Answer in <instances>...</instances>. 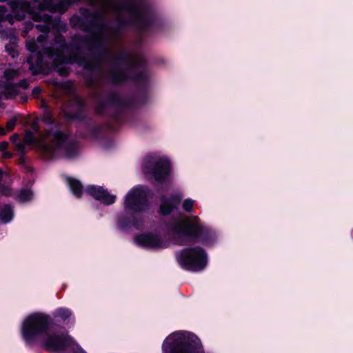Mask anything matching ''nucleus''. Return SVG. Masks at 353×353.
<instances>
[{
    "label": "nucleus",
    "mask_w": 353,
    "mask_h": 353,
    "mask_svg": "<svg viewBox=\"0 0 353 353\" xmlns=\"http://www.w3.org/2000/svg\"><path fill=\"white\" fill-rule=\"evenodd\" d=\"M54 325V319L43 312H34L23 321L21 327V338L26 345L33 346L40 341L46 350L59 352L74 345L73 339L67 334H50Z\"/></svg>",
    "instance_id": "obj_1"
},
{
    "label": "nucleus",
    "mask_w": 353,
    "mask_h": 353,
    "mask_svg": "<svg viewBox=\"0 0 353 353\" xmlns=\"http://www.w3.org/2000/svg\"><path fill=\"white\" fill-rule=\"evenodd\" d=\"M43 111L38 119L48 127L43 131L44 138L50 139L51 146L43 143V152L52 155L54 152L59 154L62 157L72 159L79 154V142L70 139V134L61 130V122L56 120L50 107L43 103Z\"/></svg>",
    "instance_id": "obj_2"
},
{
    "label": "nucleus",
    "mask_w": 353,
    "mask_h": 353,
    "mask_svg": "<svg viewBox=\"0 0 353 353\" xmlns=\"http://www.w3.org/2000/svg\"><path fill=\"white\" fill-rule=\"evenodd\" d=\"M45 52L49 58L53 59L52 66L60 76L68 77L70 72V68L64 65L77 64L88 72L84 77L86 87L89 88H98L99 81L94 72L101 69L99 66V54L84 55L79 53H69L65 55L60 50L52 48H46Z\"/></svg>",
    "instance_id": "obj_3"
},
{
    "label": "nucleus",
    "mask_w": 353,
    "mask_h": 353,
    "mask_svg": "<svg viewBox=\"0 0 353 353\" xmlns=\"http://www.w3.org/2000/svg\"><path fill=\"white\" fill-rule=\"evenodd\" d=\"M119 10H126L130 14V19L117 17V23L113 26V31L119 34L123 30L132 27L141 33H149L152 30L163 29L162 21L149 9L148 7H134L126 3H121L117 6Z\"/></svg>",
    "instance_id": "obj_4"
},
{
    "label": "nucleus",
    "mask_w": 353,
    "mask_h": 353,
    "mask_svg": "<svg viewBox=\"0 0 353 353\" xmlns=\"http://www.w3.org/2000/svg\"><path fill=\"white\" fill-rule=\"evenodd\" d=\"M148 207L147 189L141 186L131 188L124 197L123 209L127 215L120 216L117 220L120 229L141 228L143 225L142 214Z\"/></svg>",
    "instance_id": "obj_5"
},
{
    "label": "nucleus",
    "mask_w": 353,
    "mask_h": 353,
    "mask_svg": "<svg viewBox=\"0 0 353 353\" xmlns=\"http://www.w3.org/2000/svg\"><path fill=\"white\" fill-rule=\"evenodd\" d=\"M91 97L96 102L94 112L98 116L107 115L106 109L109 106L116 108V110L110 115L107 122L108 128L112 131L115 130L114 125L120 126L123 123V110L132 107L135 102L134 97H123L116 92H111L105 98L102 99L101 92L94 91Z\"/></svg>",
    "instance_id": "obj_6"
},
{
    "label": "nucleus",
    "mask_w": 353,
    "mask_h": 353,
    "mask_svg": "<svg viewBox=\"0 0 353 353\" xmlns=\"http://www.w3.org/2000/svg\"><path fill=\"white\" fill-rule=\"evenodd\" d=\"M170 231L174 235L187 237L192 243H199L207 248L213 247L217 242L216 231L201 224L197 218L187 217L180 223H172Z\"/></svg>",
    "instance_id": "obj_7"
},
{
    "label": "nucleus",
    "mask_w": 353,
    "mask_h": 353,
    "mask_svg": "<svg viewBox=\"0 0 353 353\" xmlns=\"http://www.w3.org/2000/svg\"><path fill=\"white\" fill-rule=\"evenodd\" d=\"M162 349L166 353H205L201 341L197 336L192 334L184 337L177 332L166 338Z\"/></svg>",
    "instance_id": "obj_8"
},
{
    "label": "nucleus",
    "mask_w": 353,
    "mask_h": 353,
    "mask_svg": "<svg viewBox=\"0 0 353 353\" xmlns=\"http://www.w3.org/2000/svg\"><path fill=\"white\" fill-rule=\"evenodd\" d=\"M142 170L149 179H154L157 183L154 185V188L159 192L161 191V185L165 183L171 174V162L163 158L155 160L153 157L148 155L143 162Z\"/></svg>",
    "instance_id": "obj_9"
},
{
    "label": "nucleus",
    "mask_w": 353,
    "mask_h": 353,
    "mask_svg": "<svg viewBox=\"0 0 353 353\" xmlns=\"http://www.w3.org/2000/svg\"><path fill=\"white\" fill-rule=\"evenodd\" d=\"M177 261L185 270L199 272L205 269L208 264V254L199 245L183 248L177 255Z\"/></svg>",
    "instance_id": "obj_10"
},
{
    "label": "nucleus",
    "mask_w": 353,
    "mask_h": 353,
    "mask_svg": "<svg viewBox=\"0 0 353 353\" xmlns=\"http://www.w3.org/2000/svg\"><path fill=\"white\" fill-rule=\"evenodd\" d=\"M53 41L58 46L48 47L47 48L58 50L64 54L65 51H68L69 53L83 54V52L85 50V45L91 43H95L97 47H101L100 42L95 41L92 37H88L78 33L72 35L70 41L67 42L65 36L58 32L55 34Z\"/></svg>",
    "instance_id": "obj_11"
},
{
    "label": "nucleus",
    "mask_w": 353,
    "mask_h": 353,
    "mask_svg": "<svg viewBox=\"0 0 353 353\" xmlns=\"http://www.w3.org/2000/svg\"><path fill=\"white\" fill-rule=\"evenodd\" d=\"M105 31L98 23L94 31L90 34H88V37H92L95 41H98L101 43V47H97L95 43H91L88 45H85V50L88 51V54H99L100 59L99 62V66L101 68L103 62L105 58L109 54V50L106 45L104 38L103 37L105 34Z\"/></svg>",
    "instance_id": "obj_12"
},
{
    "label": "nucleus",
    "mask_w": 353,
    "mask_h": 353,
    "mask_svg": "<svg viewBox=\"0 0 353 353\" xmlns=\"http://www.w3.org/2000/svg\"><path fill=\"white\" fill-rule=\"evenodd\" d=\"M121 65L111 63L110 68L107 72V80L113 85H122L130 81V74L126 69L121 68Z\"/></svg>",
    "instance_id": "obj_13"
},
{
    "label": "nucleus",
    "mask_w": 353,
    "mask_h": 353,
    "mask_svg": "<svg viewBox=\"0 0 353 353\" xmlns=\"http://www.w3.org/2000/svg\"><path fill=\"white\" fill-rule=\"evenodd\" d=\"M182 200V195L180 194H172L167 197L165 194L160 196V205L159 214L162 216H168L172 212L177 210Z\"/></svg>",
    "instance_id": "obj_14"
},
{
    "label": "nucleus",
    "mask_w": 353,
    "mask_h": 353,
    "mask_svg": "<svg viewBox=\"0 0 353 353\" xmlns=\"http://www.w3.org/2000/svg\"><path fill=\"white\" fill-rule=\"evenodd\" d=\"M134 241L139 246L150 249H157L164 247V242L161 237L152 232L136 235Z\"/></svg>",
    "instance_id": "obj_15"
},
{
    "label": "nucleus",
    "mask_w": 353,
    "mask_h": 353,
    "mask_svg": "<svg viewBox=\"0 0 353 353\" xmlns=\"http://www.w3.org/2000/svg\"><path fill=\"white\" fill-rule=\"evenodd\" d=\"M85 192L97 201H100L105 205L113 204L116 201V195L110 194L108 190L102 186L89 185L86 187Z\"/></svg>",
    "instance_id": "obj_16"
},
{
    "label": "nucleus",
    "mask_w": 353,
    "mask_h": 353,
    "mask_svg": "<svg viewBox=\"0 0 353 353\" xmlns=\"http://www.w3.org/2000/svg\"><path fill=\"white\" fill-rule=\"evenodd\" d=\"M79 13L85 19V26L83 32H88L90 34L94 31L99 21L104 19L103 13L99 11H92L88 8H80Z\"/></svg>",
    "instance_id": "obj_17"
},
{
    "label": "nucleus",
    "mask_w": 353,
    "mask_h": 353,
    "mask_svg": "<svg viewBox=\"0 0 353 353\" xmlns=\"http://www.w3.org/2000/svg\"><path fill=\"white\" fill-rule=\"evenodd\" d=\"M81 0H59L57 3L51 1H46L44 8H47L52 13L59 12L61 14H64L68 9Z\"/></svg>",
    "instance_id": "obj_18"
},
{
    "label": "nucleus",
    "mask_w": 353,
    "mask_h": 353,
    "mask_svg": "<svg viewBox=\"0 0 353 353\" xmlns=\"http://www.w3.org/2000/svg\"><path fill=\"white\" fill-rule=\"evenodd\" d=\"M112 63L114 65H125L128 64V70H135L138 65L143 67V63L141 61L133 59L128 52H123L121 54L113 57Z\"/></svg>",
    "instance_id": "obj_19"
},
{
    "label": "nucleus",
    "mask_w": 353,
    "mask_h": 353,
    "mask_svg": "<svg viewBox=\"0 0 353 353\" xmlns=\"http://www.w3.org/2000/svg\"><path fill=\"white\" fill-rule=\"evenodd\" d=\"M89 132V137L93 140H98L102 137L103 126L101 124H96L92 119L85 122Z\"/></svg>",
    "instance_id": "obj_20"
},
{
    "label": "nucleus",
    "mask_w": 353,
    "mask_h": 353,
    "mask_svg": "<svg viewBox=\"0 0 353 353\" xmlns=\"http://www.w3.org/2000/svg\"><path fill=\"white\" fill-rule=\"evenodd\" d=\"M130 81H133L139 86L148 87V76L145 70H142L134 74H130Z\"/></svg>",
    "instance_id": "obj_21"
},
{
    "label": "nucleus",
    "mask_w": 353,
    "mask_h": 353,
    "mask_svg": "<svg viewBox=\"0 0 353 353\" xmlns=\"http://www.w3.org/2000/svg\"><path fill=\"white\" fill-rule=\"evenodd\" d=\"M14 218L13 208L10 204H5L0 208V223L7 224Z\"/></svg>",
    "instance_id": "obj_22"
},
{
    "label": "nucleus",
    "mask_w": 353,
    "mask_h": 353,
    "mask_svg": "<svg viewBox=\"0 0 353 353\" xmlns=\"http://www.w3.org/2000/svg\"><path fill=\"white\" fill-rule=\"evenodd\" d=\"M68 183L72 193L78 199L82 197L83 187L80 181L72 178H68Z\"/></svg>",
    "instance_id": "obj_23"
},
{
    "label": "nucleus",
    "mask_w": 353,
    "mask_h": 353,
    "mask_svg": "<svg viewBox=\"0 0 353 353\" xmlns=\"http://www.w3.org/2000/svg\"><path fill=\"white\" fill-rule=\"evenodd\" d=\"M5 99H12L16 97L19 94V91L17 89L14 83H5L4 90L3 91Z\"/></svg>",
    "instance_id": "obj_24"
},
{
    "label": "nucleus",
    "mask_w": 353,
    "mask_h": 353,
    "mask_svg": "<svg viewBox=\"0 0 353 353\" xmlns=\"http://www.w3.org/2000/svg\"><path fill=\"white\" fill-rule=\"evenodd\" d=\"M69 23L72 29H79L83 32L85 19L81 15L73 14L69 19Z\"/></svg>",
    "instance_id": "obj_25"
},
{
    "label": "nucleus",
    "mask_w": 353,
    "mask_h": 353,
    "mask_svg": "<svg viewBox=\"0 0 353 353\" xmlns=\"http://www.w3.org/2000/svg\"><path fill=\"white\" fill-rule=\"evenodd\" d=\"M54 318L61 319L63 321H65L72 314V311L66 307H58L52 313Z\"/></svg>",
    "instance_id": "obj_26"
},
{
    "label": "nucleus",
    "mask_w": 353,
    "mask_h": 353,
    "mask_svg": "<svg viewBox=\"0 0 353 353\" xmlns=\"http://www.w3.org/2000/svg\"><path fill=\"white\" fill-rule=\"evenodd\" d=\"M137 92V101L141 104L146 103L148 100V87L139 86Z\"/></svg>",
    "instance_id": "obj_27"
},
{
    "label": "nucleus",
    "mask_w": 353,
    "mask_h": 353,
    "mask_svg": "<svg viewBox=\"0 0 353 353\" xmlns=\"http://www.w3.org/2000/svg\"><path fill=\"white\" fill-rule=\"evenodd\" d=\"M20 201L28 202L32 199L33 192L30 189H22L19 194Z\"/></svg>",
    "instance_id": "obj_28"
},
{
    "label": "nucleus",
    "mask_w": 353,
    "mask_h": 353,
    "mask_svg": "<svg viewBox=\"0 0 353 353\" xmlns=\"http://www.w3.org/2000/svg\"><path fill=\"white\" fill-rule=\"evenodd\" d=\"M23 141L24 143L28 145H35L37 143V140L34 136L33 132L30 130H27L25 132Z\"/></svg>",
    "instance_id": "obj_29"
},
{
    "label": "nucleus",
    "mask_w": 353,
    "mask_h": 353,
    "mask_svg": "<svg viewBox=\"0 0 353 353\" xmlns=\"http://www.w3.org/2000/svg\"><path fill=\"white\" fill-rule=\"evenodd\" d=\"M18 71L14 69H6L3 72V77L7 81H12L18 75Z\"/></svg>",
    "instance_id": "obj_30"
},
{
    "label": "nucleus",
    "mask_w": 353,
    "mask_h": 353,
    "mask_svg": "<svg viewBox=\"0 0 353 353\" xmlns=\"http://www.w3.org/2000/svg\"><path fill=\"white\" fill-rule=\"evenodd\" d=\"M194 201L190 198L183 201L182 204L183 209L187 212H192L193 210Z\"/></svg>",
    "instance_id": "obj_31"
},
{
    "label": "nucleus",
    "mask_w": 353,
    "mask_h": 353,
    "mask_svg": "<svg viewBox=\"0 0 353 353\" xmlns=\"http://www.w3.org/2000/svg\"><path fill=\"white\" fill-rule=\"evenodd\" d=\"M40 120L38 119V117H35L31 124H30V128H31V131L33 132V133H37V134H42L41 131V128H40V125L39 123V121Z\"/></svg>",
    "instance_id": "obj_32"
},
{
    "label": "nucleus",
    "mask_w": 353,
    "mask_h": 353,
    "mask_svg": "<svg viewBox=\"0 0 353 353\" xmlns=\"http://www.w3.org/2000/svg\"><path fill=\"white\" fill-rule=\"evenodd\" d=\"M26 49L31 52H39L38 50L37 43L34 40H30L26 42Z\"/></svg>",
    "instance_id": "obj_33"
},
{
    "label": "nucleus",
    "mask_w": 353,
    "mask_h": 353,
    "mask_svg": "<svg viewBox=\"0 0 353 353\" xmlns=\"http://www.w3.org/2000/svg\"><path fill=\"white\" fill-rule=\"evenodd\" d=\"M17 118L13 117L10 118L6 123V130L8 132H12L17 125Z\"/></svg>",
    "instance_id": "obj_34"
},
{
    "label": "nucleus",
    "mask_w": 353,
    "mask_h": 353,
    "mask_svg": "<svg viewBox=\"0 0 353 353\" xmlns=\"http://www.w3.org/2000/svg\"><path fill=\"white\" fill-rule=\"evenodd\" d=\"M74 119H77L80 121H84L85 120V116L84 114V110L77 109V110L74 113Z\"/></svg>",
    "instance_id": "obj_35"
},
{
    "label": "nucleus",
    "mask_w": 353,
    "mask_h": 353,
    "mask_svg": "<svg viewBox=\"0 0 353 353\" xmlns=\"http://www.w3.org/2000/svg\"><path fill=\"white\" fill-rule=\"evenodd\" d=\"M17 88H21L24 90L27 89L29 86L28 81L26 79H21L19 82L14 83Z\"/></svg>",
    "instance_id": "obj_36"
},
{
    "label": "nucleus",
    "mask_w": 353,
    "mask_h": 353,
    "mask_svg": "<svg viewBox=\"0 0 353 353\" xmlns=\"http://www.w3.org/2000/svg\"><path fill=\"white\" fill-rule=\"evenodd\" d=\"M6 50L12 58L17 57L19 55V52L12 47L6 46Z\"/></svg>",
    "instance_id": "obj_37"
},
{
    "label": "nucleus",
    "mask_w": 353,
    "mask_h": 353,
    "mask_svg": "<svg viewBox=\"0 0 353 353\" xmlns=\"http://www.w3.org/2000/svg\"><path fill=\"white\" fill-rule=\"evenodd\" d=\"M77 105L78 106V109L84 110L85 108V103L82 99H77Z\"/></svg>",
    "instance_id": "obj_38"
},
{
    "label": "nucleus",
    "mask_w": 353,
    "mask_h": 353,
    "mask_svg": "<svg viewBox=\"0 0 353 353\" xmlns=\"http://www.w3.org/2000/svg\"><path fill=\"white\" fill-rule=\"evenodd\" d=\"M41 88L39 86L34 87L32 90V94L34 97H38L39 95L41 94Z\"/></svg>",
    "instance_id": "obj_39"
},
{
    "label": "nucleus",
    "mask_w": 353,
    "mask_h": 353,
    "mask_svg": "<svg viewBox=\"0 0 353 353\" xmlns=\"http://www.w3.org/2000/svg\"><path fill=\"white\" fill-rule=\"evenodd\" d=\"M25 154H21L19 157V159H18V163L20 165H25L26 163V158L25 157Z\"/></svg>",
    "instance_id": "obj_40"
},
{
    "label": "nucleus",
    "mask_w": 353,
    "mask_h": 353,
    "mask_svg": "<svg viewBox=\"0 0 353 353\" xmlns=\"http://www.w3.org/2000/svg\"><path fill=\"white\" fill-rule=\"evenodd\" d=\"M8 148V143L7 141L0 142V151L5 152Z\"/></svg>",
    "instance_id": "obj_41"
},
{
    "label": "nucleus",
    "mask_w": 353,
    "mask_h": 353,
    "mask_svg": "<svg viewBox=\"0 0 353 353\" xmlns=\"http://www.w3.org/2000/svg\"><path fill=\"white\" fill-rule=\"evenodd\" d=\"M99 24L103 29V30L106 32L108 30V23H106L105 18L103 21H99Z\"/></svg>",
    "instance_id": "obj_42"
},
{
    "label": "nucleus",
    "mask_w": 353,
    "mask_h": 353,
    "mask_svg": "<svg viewBox=\"0 0 353 353\" xmlns=\"http://www.w3.org/2000/svg\"><path fill=\"white\" fill-rule=\"evenodd\" d=\"M17 149L21 154H26L25 146L23 144L19 143L17 145Z\"/></svg>",
    "instance_id": "obj_43"
},
{
    "label": "nucleus",
    "mask_w": 353,
    "mask_h": 353,
    "mask_svg": "<svg viewBox=\"0 0 353 353\" xmlns=\"http://www.w3.org/2000/svg\"><path fill=\"white\" fill-rule=\"evenodd\" d=\"M137 1L138 0H125V1L124 3H128L129 5H131L132 6L139 7V6L137 5Z\"/></svg>",
    "instance_id": "obj_44"
},
{
    "label": "nucleus",
    "mask_w": 353,
    "mask_h": 353,
    "mask_svg": "<svg viewBox=\"0 0 353 353\" xmlns=\"http://www.w3.org/2000/svg\"><path fill=\"white\" fill-rule=\"evenodd\" d=\"M7 130H6L4 128L0 126V136H3L5 134H6L7 133Z\"/></svg>",
    "instance_id": "obj_45"
},
{
    "label": "nucleus",
    "mask_w": 353,
    "mask_h": 353,
    "mask_svg": "<svg viewBox=\"0 0 353 353\" xmlns=\"http://www.w3.org/2000/svg\"><path fill=\"white\" fill-rule=\"evenodd\" d=\"M67 118L70 119V120H75L74 119V113H69V114H67L66 115Z\"/></svg>",
    "instance_id": "obj_46"
},
{
    "label": "nucleus",
    "mask_w": 353,
    "mask_h": 353,
    "mask_svg": "<svg viewBox=\"0 0 353 353\" xmlns=\"http://www.w3.org/2000/svg\"><path fill=\"white\" fill-rule=\"evenodd\" d=\"M3 155L6 158H11L12 157V154L10 152H5Z\"/></svg>",
    "instance_id": "obj_47"
},
{
    "label": "nucleus",
    "mask_w": 353,
    "mask_h": 353,
    "mask_svg": "<svg viewBox=\"0 0 353 353\" xmlns=\"http://www.w3.org/2000/svg\"><path fill=\"white\" fill-rule=\"evenodd\" d=\"M3 170L0 168V185L1 184V182L3 181Z\"/></svg>",
    "instance_id": "obj_48"
},
{
    "label": "nucleus",
    "mask_w": 353,
    "mask_h": 353,
    "mask_svg": "<svg viewBox=\"0 0 353 353\" xmlns=\"http://www.w3.org/2000/svg\"><path fill=\"white\" fill-rule=\"evenodd\" d=\"M18 138V135L17 134H14L11 136L10 139L12 141H14L15 139Z\"/></svg>",
    "instance_id": "obj_49"
},
{
    "label": "nucleus",
    "mask_w": 353,
    "mask_h": 353,
    "mask_svg": "<svg viewBox=\"0 0 353 353\" xmlns=\"http://www.w3.org/2000/svg\"><path fill=\"white\" fill-rule=\"evenodd\" d=\"M21 99H22L23 103H26L28 101V97L26 96L22 97Z\"/></svg>",
    "instance_id": "obj_50"
},
{
    "label": "nucleus",
    "mask_w": 353,
    "mask_h": 353,
    "mask_svg": "<svg viewBox=\"0 0 353 353\" xmlns=\"http://www.w3.org/2000/svg\"><path fill=\"white\" fill-rule=\"evenodd\" d=\"M3 96V92H0V101L2 100Z\"/></svg>",
    "instance_id": "obj_51"
},
{
    "label": "nucleus",
    "mask_w": 353,
    "mask_h": 353,
    "mask_svg": "<svg viewBox=\"0 0 353 353\" xmlns=\"http://www.w3.org/2000/svg\"><path fill=\"white\" fill-rule=\"evenodd\" d=\"M27 61H28V63H30V62H31V58H28V60H27Z\"/></svg>",
    "instance_id": "obj_52"
},
{
    "label": "nucleus",
    "mask_w": 353,
    "mask_h": 353,
    "mask_svg": "<svg viewBox=\"0 0 353 353\" xmlns=\"http://www.w3.org/2000/svg\"><path fill=\"white\" fill-rule=\"evenodd\" d=\"M1 86V83H0V87Z\"/></svg>",
    "instance_id": "obj_53"
}]
</instances>
